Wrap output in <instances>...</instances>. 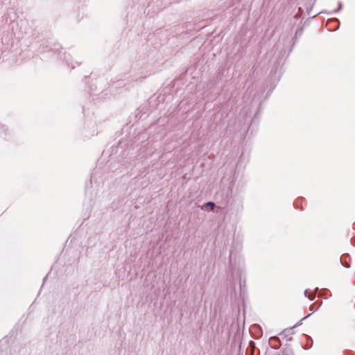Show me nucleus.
<instances>
[{"mask_svg":"<svg viewBox=\"0 0 355 355\" xmlns=\"http://www.w3.org/2000/svg\"><path fill=\"white\" fill-rule=\"evenodd\" d=\"M207 206L209 207L211 210L214 209L215 205L211 202H209L206 204Z\"/></svg>","mask_w":355,"mask_h":355,"instance_id":"f257e3e1","label":"nucleus"}]
</instances>
